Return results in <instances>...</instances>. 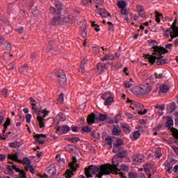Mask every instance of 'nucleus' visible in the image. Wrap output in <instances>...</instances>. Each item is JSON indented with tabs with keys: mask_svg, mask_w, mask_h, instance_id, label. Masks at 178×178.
<instances>
[{
	"mask_svg": "<svg viewBox=\"0 0 178 178\" xmlns=\"http://www.w3.org/2000/svg\"><path fill=\"white\" fill-rule=\"evenodd\" d=\"M92 51L93 53L97 55V54H99V51H101V49L98 46L92 47Z\"/></svg>",
	"mask_w": 178,
	"mask_h": 178,
	"instance_id": "nucleus-48",
	"label": "nucleus"
},
{
	"mask_svg": "<svg viewBox=\"0 0 178 178\" xmlns=\"http://www.w3.org/2000/svg\"><path fill=\"white\" fill-rule=\"evenodd\" d=\"M58 118L60 122H65L66 120V116L63 113H59Z\"/></svg>",
	"mask_w": 178,
	"mask_h": 178,
	"instance_id": "nucleus-50",
	"label": "nucleus"
},
{
	"mask_svg": "<svg viewBox=\"0 0 178 178\" xmlns=\"http://www.w3.org/2000/svg\"><path fill=\"white\" fill-rule=\"evenodd\" d=\"M54 45H55V42H54V40L49 41V44L47 45V51L49 52L52 51V48L54 47Z\"/></svg>",
	"mask_w": 178,
	"mask_h": 178,
	"instance_id": "nucleus-33",
	"label": "nucleus"
},
{
	"mask_svg": "<svg viewBox=\"0 0 178 178\" xmlns=\"http://www.w3.org/2000/svg\"><path fill=\"white\" fill-rule=\"evenodd\" d=\"M140 136H141V134L139 132V131H136L133 134V137L135 138V140H138V138H140Z\"/></svg>",
	"mask_w": 178,
	"mask_h": 178,
	"instance_id": "nucleus-45",
	"label": "nucleus"
},
{
	"mask_svg": "<svg viewBox=\"0 0 178 178\" xmlns=\"http://www.w3.org/2000/svg\"><path fill=\"white\" fill-rule=\"evenodd\" d=\"M19 178H27L26 176V172H24V170L21 171L20 173L19 174Z\"/></svg>",
	"mask_w": 178,
	"mask_h": 178,
	"instance_id": "nucleus-59",
	"label": "nucleus"
},
{
	"mask_svg": "<svg viewBox=\"0 0 178 178\" xmlns=\"http://www.w3.org/2000/svg\"><path fill=\"white\" fill-rule=\"evenodd\" d=\"M138 13H139V16H141L142 17H145V13L144 12V7H143V6H136Z\"/></svg>",
	"mask_w": 178,
	"mask_h": 178,
	"instance_id": "nucleus-27",
	"label": "nucleus"
},
{
	"mask_svg": "<svg viewBox=\"0 0 178 178\" xmlns=\"http://www.w3.org/2000/svg\"><path fill=\"white\" fill-rule=\"evenodd\" d=\"M15 66H16V63L15 62L10 63L7 65V69H8V70H13L15 69Z\"/></svg>",
	"mask_w": 178,
	"mask_h": 178,
	"instance_id": "nucleus-49",
	"label": "nucleus"
},
{
	"mask_svg": "<svg viewBox=\"0 0 178 178\" xmlns=\"http://www.w3.org/2000/svg\"><path fill=\"white\" fill-rule=\"evenodd\" d=\"M108 119L107 115L100 114L99 117H97V120H96L97 123H99V122H105Z\"/></svg>",
	"mask_w": 178,
	"mask_h": 178,
	"instance_id": "nucleus-28",
	"label": "nucleus"
},
{
	"mask_svg": "<svg viewBox=\"0 0 178 178\" xmlns=\"http://www.w3.org/2000/svg\"><path fill=\"white\" fill-rule=\"evenodd\" d=\"M118 165H115V164H109L108 163V171H109V175L110 173H113L114 175H120V177L122 178H127L126 176H124V173L126 172L129 171V167L124 164H122L120 169L118 168ZM123 172L124 173H123Z\"/></svg>",
	"mask_w": 178,
	"mask_h": 178,
	"instance_id": "nucleus-2",
	"label": "nucleus"
},
{
	"mask_svg": "<svg viewBox=\"0 0 178 178\" xmlns=\"http://www.w3.org/2000/svg\"><path fill=\"white\" fill-rule=\"evenodd\" d=\"M96 12L102 16V17H108L111 16V14L105 9H101L98 8V6H96Z\"/></svg>",
	"mask_w": 178,
	"mask_h": 178,
	"instance_id": "nucleus-16",
	"label": "nucleus"
},
{
	"mask_svg": "<svg viewBox=\"0 0 178 178\" xmlns=\"http://www.w3.org/2000/svg\"><path fill=\"white\" fill-rule=\"evenodd\" d=\"M47 173L50 175V176H55L56 175V168L55 167V164L52 163L47 168Z\"/></svg>",
	"mask_w": 178,
	"mask_h": 178,
	"instance_id": "nucleus-19",
	"label": "nucleus"
},
{
	"mask_svg": "<svg viewBox=\"0 0 178 178\" xmlns=\"http://www.w3.org/2000/svg\"><path fill=\"white\" fill-rule=\"evenodd\" d=\"M173 124H174L173 120H172V118H170L169 120H167L165 123V127H167L168 129H170V127H172Z\"/></svg>",
	"mask_w": 178,
	"mask_h": 178,
	"instance_id": "nucleus-36",
	"label": "nucleus"
},
{
	"mask_svg": "<svg viewBox=\"0 0 178 178\" xmlns=\"http://www.w3.org/2000/svg\"><path fill=\"white\" fill-rule=\"evenodd\" d=\"M97 117L94 113H92L90 115H88L87 122L88 123V124H94V123H97Z\"/></svg>",
	"mask_w": 178,
	"mask_h": 178,
	"instance_id": "nucleus-18",
	"label": "nucleus"
},
{
	"mask_svg": "<svg viewBox=\"0 0 178 178\" xmlns=\"http://www.w3.org/2000/svg\"><path fill=\"white\" fill-rule=\"evenodd\" d=\"M122 127L126 134H130V125L128 124H122Z\"/></svg>",
	"mask_w": 178,
	"mask_h": 178,
	"instance_id": "nucleus-30",
	"label": "nucleus"
},
{
	"mask_svg": "<svg viewBox=\"0 0 178 178\" xmlns=\"http://www.w3.org/2000/svg\"><path fill=\"white\" fill-rule=\"evenodd\" d=\"M160 91L163 94H166V92H168V91H169V86H168L165 83L161 84L160 85Z\"/></svg>",
	"mask_w": 178,
	"mask_h": 178,
	"instance_id": "nucleus-22",
	"label": "nucleus"
},
{
	"mask_svg": "<svg viewBox=\"0 0 178 178\" xmlns=\"http://www.w3.org/2000/svg\"><path fill=\"white\" fill-rule=\"evenodd\" d=\"M155 109H160V111H165V104H156L154 106Z\"/></svg>",
	"mask_w": 178,
	"mask_h": 178,
	"instance_id": "nucleus-52",
	"label": "nucleus"
},
{
	"mask_svg": "<svg viewBox=\"0 0 178 178\" xmlns=\"http://www.w3.org/2000/svg\"><path fill=\"white\" fill-rule=\"evenodd\" d=\"M155 156L158 159L162 156V153L161 152V148H157L155 152Z\"/></svg>",
	"mask_w": 178,
	"mask_h": 178,
	"instance_id": "nucleus-46",
	"label": "nucleus"
},
{
	"mask_svg": "<svg viewBox=\"0 0 178 178\" xmlns=\"http://www.w3.org/2000/svg\"><path fill=\"white\" fill-rule=\"evenodd\" d=\"M3 48L4 49H7L8 51H10V49H12V44H10L9 42H6L3 44Z\"/></svg>",
	"mask_w": 178,
	"mask_h": 178,
	"instance_id": "nucleus-43",
	"label": "nucleus"
},
{
	"mask_svg": "<svg viewBox=\"0 0 178 178\" xmlns=\"http://www.w3.org/2000/svg\"><path fill=\"white\" fill-rule=\"evenodd\" d=\"M32 109L38 115H41V113H43V116L42 117L40 115L37 116V120L38 122L39 127L40 129H43V127H45V123L44 122V120H45V118H47V116H48V113H49V111H47V109H44L42 112L41 110L35 108V106H33Z\"/></svg>",
	"mask_w": 178,
	"mask_h": 178,
	"instance_id": "nucleus-4",
	"label": "nucleus"
},
{
	"mask_svg": "<svg viewBox=\"0 0 178 178\" xmlns=\"http://www.w3.org/2000/svg\"><path fill=\"white\" fill-rule=\"evenodd\" d=\"M172 148L174 152H175L176 155L178 156V147H176L175 145H172Z\"/></svg>",
	"mask_w": 178,
	"mask_h": 178,
	"instance_id": "nucleus-64",
	"label": "nucleus"
},
{
	"mask_svg": "<svg viewBox=\"0 0 178 178\" xmlns=\"http://www.w3.org/2000/svg\"><path fill=\"white\" fill-rule=\"evenodd\" d=\"M49 11L51 12V13H53V15H55L56 16H60V11L56 10L54 7H51L49 8Z\"/></svg>",
	"mask_w": 178,
	"mask_h": 178,
	"instance_id": "nucleus-32",
	"label": "nucleus"
},
{
	"mask_svg": "<svg viewBox=\"0 0 178 178\" xmlns=\"http://www.w3.org/2000/svg\"><path fill=\"white\" fill-rule=\"evenodd\" d=\"M118 6L120 9H124L126 8V2L123 1H119L118 2Z\"/></svg>",
	"mask_w": 178,
	"mask_h": 178,
	"instance_id": "nucleus-40",
	"label": "nucleus"
},
{
	"mask_svg": "<svg viewBox=\"0 0 178 178\" xmlns=\"http://www.w3.org/2000/svg\"><path fill=\"white\" fill-rule=\"evenodd\" d=\"M106 144H107V145H109L110 148L112 149V138H111L110 136L106 138Z\"/></svg>",
	"mask_w": 178,
	"mask_h": 178,
	"instance_id": "nucleus-44",
	"label": "nucleus"
},
{
	"mask_svg": "<svg viewBox=\"0 0 178 178\" xmlns=\"http://www.w3.org/2000/svg\"><path fill=\"white\" fill-rule=\"evenodd\" d=\"M162 129V125L159 124L157 127L154 128V131H160V130Z\"/></svg>",
	"mask_w": 178,
	"mask_h": 178,
	"instance_id": "nucleus-63",
	"label": "nucleus"
},
{
	"mask_svg": "<svg viewBox=\"0 0 178 178\" xmlns=\"http://www.w3.org/2000/svg\"><path fill=\"white\" fill-rule=\"evenodd\" d=\"M136 85V83H134V81H133V79H130L129 81H127L124 82V86L126 88H131V87H133Z\"/></svg>",
	"mask_w": 178,
	"mask_h": 178,
	"instance_id": "nucleus-26",
	"label": "nucleus"
},
{
	"mask_svg": "<svg viewBox=\"0 0 178 178\" xmlns=\"http://www.w3.org/2000/svg\"><path fill=\"white\" fill-rule=\"evenodd\" d=\"M79 70L80 73H84V72H86V65H81V67Z\"/></svg>",
	"mask_w": 178,
	"mask_h": 178,
	"instance_id": "nucleus-61",
	"label": "nucleus"
},
{
	"mask_svg": "<svg viewBox=\"0 0 178 178\" xmlns=\"http://www.w3.org/2000/svg\"><path fill=\"white\" fill-rule=\"evenodd\" d=\"M163 54H154V55H147V58L149 62V63H151L152 65H154L155 62L156 64L157 65V66H161V65H165V63H166V60L162 56ZM157 59V61H156Z\"/></svg>",
	"mask_w": 178,
	"mask_h": 178,
	"instance_id": "nucleus-5",
	"label": "nucleus"
},
{
	"mask_svg": "<svg viewBox=\"0 0 178 178\" xmlns=\"http://www.w3.org/2000/svg\"><path fill=\"white\" fill-rule=\"evenodd\" d=\"M82 3L84 5V6H90L91 3H92V0H82Z\"/></svg>",
	"mask_w": 178,
	"mask_h": 178,
	"instance_id": "nucleus-47",
	"label": "nucleus"
},
{
	"mask_svg": "<svg viewBox=\"0 0 178 178\" xmlns=\"http://www.w3.org/2000/svg\"><path fill=\"white\" fill-rule=\"evenodd\" d=\"M172 32L170 33V38L171 40H173V38H177L178 37V27L172 28Z\"/></svg>",
	"mask_w": 178,
	"mask_h": 178,
	"instance_id": "nucleus-24",
	"label": "nucleus"
},
{
	"mask_svg": "<svg viewBox=\"0 0 178 178\" xmlns=\"http://www.w3.org/2000/svg\"><path fill=\"white\" fill-rule=\"evenodd\" d=\"M56 76L58 77V81L60 82V84H65L67 79H66V74H65V72H59L58 71L56 73Z\"/></svg>",
	"mask_w": 178,
	"mask_h": 178,
	"instance_id": "nucleus-14",
	"label": "nucleus"
},
{
	"mask_svg": "<svg viewBox=\"0 0 178 178\" xmlns=\"http://www.w3.org/2000/svg\"><path fill=\"white\" fill-rule=\"evenodd\" d=\"M53 3H54L57 10H59V12H60V10H62V9H63V7L62 6V3H59V1L54 2Z\"/></svg>",
	"mask_w": 178,
	"mask_h": 178,
	"instance_id": "nucleus-35",
	"label": "nucleus"
},
{
	"mask_svg": "<svg viewBox=\"0 0 178 178\" xmlns=\"http://www.w3.org/2000/svg\"><path fill=\"white\" fill-rule=\"evenodd\" d=\"M80 139L77 137H72L69 139V141H71V143H79Z\"/></svg>",
	"mask_w": 178,
	"mask_h": 178,
	"instance_id": "nucleus-57",
	"label": "nucleus"
},
{
	"mask_svg": "<svg viewBox=\"0 0 178 178\" xmlns=\"http://www.w3.org/2000/svg\"><path fill=\"white\" fill-rule=\"evenodd\" d=\"M77 162V159L73 156L72 159V162L69 163V166L70 168V170H67L65 173V176L66 178H70L73 176V172H76L77 168H79V164H76Z\"/></svg>",
	"mask_w": 178,
	"mask_h": 178,
	"instance_id": "nucleus-6",
	"label": "nucleus"
},
{
	"mask_svg": "<svg viewBox=\"0 0 178 178\" xmlns=\"http://www.w3.org/2000/svg\"><path fill=\"white\" fill-rule=\"evenodd\" d=\"M90 136L94 141H97L98 140V136H97V135H95V131L90 132Z\"/></svg>",
	"mask_w": 178,
	"mask_h": 178,
	"instance_id": "nucleus-55",
	"label": "nucleus"
},
{
	"mask_svg": "<svg viewBox=\"0 0 178 178\" xmlns=\"http://www.w3.org/2000/svg\"><path fill=\"white\" fill-rule=\"evenodd\" d=\"M15 31H17V33H19V34H22V33L24 31V28H23V26H20L19 28H17L15 29Z\"/></svg>",
	"mask_w": 178,
	"mask_h": 178,
	"instance_id": "nucleus-58",
	"label": "nucleus"
},
{
	"mask_svg": "<svg viewBox=\"0 0 178 178\" xmlns=\"http://www.w3.org/2000/svg\"><path fill=\"white\" fill-rule=\"evenodd\" d=\"M19 72L22 74H26V73L29 72V65L27 64H24L21 67H19Z\"/></svg>",
	"mask_w": 178,
	"mask_h": 178,
	"instance_id": "nucleus-25",
	"label": "nucleus"
},
{
	"mask_svg": "<svg viewBox=\"0 0 178 178\" xmlns=\"http://www.w3.org/2000/svg\"><path fill=\"white\" fill-rule=\"evenodd\" d=\"M149 45H151V47H152L154 49L153 55H158V54H166L168 52V50H166V49L163 47H159L158 46V42H156V40H152V42H150Z\"/></svg>",
	"mask_w": 178,
	"mask_h": 178,
	"instance_id": "nucleus-9",
	"label": "nucleus"
},
{
	"mask_svg": "<svg viewBox=\"0 0 178 178\" xmlns=\"http://www.w3.org/2000/svg\"><path fill=\"white\" fill-rule=\"evenodd\" d=\"M120 145H123V140L120 138H118L116 140V143H114V147L115 148H119Z\"/></svg>",
	"mask_w": 178,
	"mask_h": 178,
	"instance_id": "nucleus-39",
	"label": "nucleus"
},
{
	"mask_svg": "<svg viewBox=\"0 0 178 178\" xmlns=\"http://www.w3.org/2000/svg\"><path fill=\"white\" fill-rule=\"evenodd\" d=\"M79 26L81 27L80 33L82 37L83 38L87 37V33H88V31L87 30V22L86 21H81L79 22Z\"/></svg>",
	"mask_w": 178,
	"mask_h": 178,
	"instance_id": "nucleus-12",
	"label": "nucleus"
},
{
	"mask_svg": "<svg viewBox=\"0 0 178 178\" xmlns=\"http://www.w3.org/2000/svg\"><path fill=\"white\" fill-rule=\"evenodd\" d=\"M35 140V144H44L45 143V138L47 136L45 134H35L33 136Z\"/></svg>",
	"mask_w": 178,
	"mask_h": 178,
	"instance_id": "nucleus-13",
	"label": "nucleus"
},
{
	"mask_svg": "<svg viewBox=\"0 0 178 178\" xmlns=\"http://www.w3.org/2000/svg\"><path fill=\"white\" fill-rule=\"evenodd\" d=\"M128 102H131L130 108L132 109H137L138 115H145L148 110L144 109V105L137 102L128 101Z\"/></svg>",
	"mask_w": 178,
	"mask_h": 178,
	"instance_id": "nucleus-7",
	"label": "nucleus"
},
{
	"mask_svg": "<svg viewBox=\"0 0 178 178\" xmlns=\"http://www.w3.org/2000/svg\"><path fill=\"white\" fill-rule=\"evenodd\" d=\"M112 102H113V97H112V96H111L106 100H105L104 105L106 106H108L109 105H112Z\"/></svg>",
	"mask_w": 178,
	"mask_h": 178,
	"instance_id": "nucleus-37",
	"label": "nucleus"
},
{
	"mask_svg": "<svg viewBox=\"0 0 178 178\" xmlns=\"http://www.w3.org/2000/svg\"><path fill=\"white\" fill-rule=\"evenodd\" d=\"M105 69H106V63H99L97 64V70L98 73H102Z\"/></svg>",
	"mask_w": 178,
	"mask_h": 178,
	"instance_id": "nucleus-21",
	"label": "nucleus"
},
{
	"mask_svg": "<svg viewBox=\"0 0 178 178\" xmlns=\"http://www.w3.org/2000/svg\"><path fill=\"white\" fill-rule=\"evenodd\" d=\"M85 175L86 177H92V175H96V177L102 178V176H106L109 175V167L107 164H103L102 165H90L88 168L85 169Z\"/></svg>",
	"mask_w": 178,
	"mask_h": 178,
	"instance_id": "nucleus-1",
	"label": "nucleus"
},
{
	"mask_svg": "<svg viewBox=\"0 0 178 178\" xmlns=\"http://www.w3.org/2000/svg\"><path fill=\"white\" fill-rule=\"evenodd\" d=\"M170 108L171 109L170 113H173L175 111H176V103H171L170 105Z\"/></svg>",
	"mask_w": 178,
	"mask_h": 178,
	"instance_id": "nucleus-51",
	"label": "nucleus"
},
{
	"mask_svg": "<svg viewBox=\"0 0 178 178\" xmlns=\"http://www.w3.org/2000/svg\"><path fill=\"white\" fill-rule=\"evenodd\" d=\"M155 19L156 23H161V17H162V14L159 13L158 11H155Z\"/></svg>",
	"mask_w": 178,
	"mask_h": 178,
	"instance_id": "nucleus-34",
	"label": "nucleus"
},
{
	"mask_svg": "<svg viewBox=\"0 0 178 178\" xmlns=\"http://www.w3.org/2000/svg\"><path fill=\"white\" fill-rule=\"evenodd\" d=\"M1 95H3V97H5L6 98V97L9 95L8 89H1Z\"/></svg>",
	"mask_w": 178,
	"mask_h": 178,
	"instance_id": "nucleus-53",
	"label": "nucleus"
},
{
	"mask_svg": "<svg viewBox=\"0 0 178 178\" xmlns=\"http://www.w3.org/2000/svg\"><path fill=\"white\" fill-rule=\"evenodd\" d=\"M152 164H151V163H146V164L143 165V168L152 169Z\"/></svg>",
	"mask_w": 178,
	"mask_h": 178,
	"instance_id": "nucleus-62",
	"label": "nucleus"
},
{
	"mask_svg": "<svg viewBox=\"0 0 178 178\" xmlns=\"http://www.w3.org/2000/svg\"><path fill=\"white\" fill-rule=\"evenodd\" d=\"M131 92L135 95H147L152 91V88L149 83H146L140 87L135 86L131 90Z\"/></svg>",
	"mask_w": 178,
	"mask_h": 178,
	"instance_id": "nucleus-3",
	"label": "nucleus"
},
{
	"mask_svg": "<svg viewBox=\"0 0 178 178\" xmlns=\"http://www.w3.org/2000/svg\"><path fill=\"white\" fill-rule=\"evenodd\" d=\"M116 58H119V56H118V54H115V56H114L113 54H107L105 56H104L102 58V60H113V59H116Z\"/></svg>",
	"mask_w": 178,
	"mask_h": 178,
	"instance_id": "nucleus-20",
	"label": "nucleus"
},
{
	"mask_svg": "<svg viewBox=\"0 0 178 178\" xmlns=\"http://www.w3.org/2000/svg\"><path fill=\"white\" fill-rule=\"evenodd\" d=\"M82 131H84V133H90L91 131V128L89 127H82Z\"/></svg>",
	"mask_w": 178,
	"mask_h": 178,
	"instance_id": "nucleus-56",
	"label": "nucleus"
},
{
	"mask_svg": "<svg viewBox=\"0 0 178 178\" xmlns=\"http://www.w3.org/2000/svg\"><path fill=\"white\" fill-rule=\"evenodd\" d=\"M25 170L26 172H31V173H32V175H34V168H33V166H31V164H29V165H26L25 166Z\"/></svg>",
	"mask_w": 178,
	"mask_h": 178,
	"instance_id": "nucleus-42",
	"label": "nucleus"
},
{
	"mask_svg": "<svg viewBox=\"0 0 178 178\" xmlns=\"http://www.w3.org/2000/svg\"><path fill=\"white\" fill-rule=\"evenodd\" d=\"M70 131V127L67 125H63L56 128V133L60 136L61 134H67Z\"/></svg>",
	"mask_w": 178,
	"mask_h": 178,
	"instance_id": "nucleus-11",
	"label": "nucleus"
},
{
	"mask_svg": "<svg viewBox=\"0 0 178 178\" xmlns=\"http://www.w3.org/2000/svg\"><path fill=\"white\" fill-rule=\"evenodd\" d=\"M145 161L144 155L139 154L132 156L133 165H141Z\"/></svg>",
	"mask_w": 178,
	"mask_h": 178,
	"instance_id": "nucleus-10",
	"label": "nucleus"
},
{
	"mask_svg": "<svg viewBox=\"0 0 178 178\" xmlns=\"http://www.w3.org/2000/svg\"><path fill=\"white\" fill-rule=\"evenodd\" d=\"M50 24H51V26L63 24V22H62V18L60 17V15H58V17H54L53 19H51Z\"/></svg>",
	"mask_w": 178,
	"mask_h": 178,
	"instance_id": "nucleus-17",
	"label": "nucleus"
},
{
	"mask_svg": "<svg viewBox=\"0 0 178 178\" xmlns=\"http://www.w3.org/2000/svg\"><path fill=\"white\" fill-rule=\"evenodd\" d=\"M62 22L63 24L69 26V24H72L73 23V16L71 15H65L62 19Z\"/></svg>",
	"mask_w": 178,
	"mask_h": 178,
	"instance_id": "nucleus-15",
	"label": "nucleus"
},
{
	"mask_svg": "<svg viewBox=\"0 0 178 178\" xmlns=\"http://www.w3.org/2000/svg\"><path fill=\"white\" fill-rule=\"evenodd\" d=\"M113 136H120V128L114 127L113 129Z\"/></svg>",
	"mask_w": 178,
	"mask_h": 178,
	"instance_id": "nucleus-41",
	"label": "nucleus"
},
{
	"mask_svg": "<svg viewBox=\"0 0 178 178\" xmlns=\"http://www.w3.org/2000/svg\"><path fill=\"white\" fill-rule=\"evenodd\" d=\"M19 156H17V154H8V159H10L11 161H15V162H22V160H19Z\"/></svg>",
	"mask_w": 178,
	"mask_h": 178,
	"instance_id": "nucleus-23",
	"label": "nucleus"
},
{
	"mask_svg": "<svg viewBox=\"0 0 178 178\" xmlns=\"http://www.w3.org/2000/svg\"><path fill=\"white\" fill-rule=\"evenodd\" d=\"M18 163H22V165L29 166V165H31V161H30V159L25 157L22 160V162H18Z\"/></svg>",
	"mask_w": 178,
	"mask_h": 178,
	"instance_id": "nucleus-31",
	"label": "nucleus"
},
{
	"mask_svg": "<svg viewBox=\"0 0 178 178\" xmlns=\"http://www.w3.org/2000/svg\"><path fill=\"white\" fill-rule=\"evenodd\" d=\"M26 123H30V122H31V114H27L26 115Z\"/></svg>",
	"mask_w": 178,
	"mask_h": 178,
	"instance_id": "nucleus-60",
	"label": "nucleus"
},
{
	"mask_svg": "<svg viewBox=\"0 0 178 178\" xmlns=\"http://www.w3.org/2000/svg\"><path fill=\"white\" fill-rule=\"evenodd\" d=\"M3 126L4 129L3 130V133H6V130L8 129V127L10 126V118H7Z\"/></svg>",
	"mask_w": 178,
	"mask_h": 178,
	"instance_id": "nucleus-29",
	"label": "nucleus"
},
{
	"mask_svg": "<svg viewBox=\"0 0 178 178\" xmlns=\"http://www.w3.org/2000/svg\"><path fill=\"white\" fill-rule=\"evenodd\" d=\"M111 96V92H106V93L103 94L101 96L102 99H104V101H106L108 98H110Z\"/></svg>",
	"mask_w": 178,
	"mask_h": 178,
	"instance_id": "nucleus-38",
	"label": "nucleus"
},
{
	"mask_svg": "<svg viewBox=\"0 0 178 178\" xmlns=\"http://www.w3.org/2000/svg\"><path fill=\"white\" fill-rule=\"evenodd\" d=\"M127 154V151L126 149H123L121 152H119L112 160V163L114 166H119L120 163H122V159L126 156Z\"/></svg>",
	"mask_w": 178,
	"mask_h": 178,
	"instance_id": "nucleus-8",
	"label": "nucleus"
},
{
	"mask_svg": "<svg viewBox=\"0 0 178 178\" xmlns=\"http://www.w3.org/2000/svg\"><path fill=\"white\" fill-rule=\"evenodd\" d=\"M29 101H30L31 105L32 106H37L38 102H37V101H35V99H34L33 97H31V98L29 99Z\"/></svg>",
	"mask_w": 178,
	"mask_h": 178,
	"instance_id": "nucleus-54",
	"label": "nucleus"
}]
</instances>
